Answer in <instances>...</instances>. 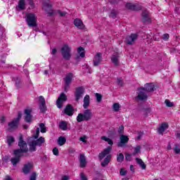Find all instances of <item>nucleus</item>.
Segmentation results:
<instances>
[{
	"instance_id": "f257e3e1",
	"label": "nucleus",
	"mask_w": 180,
	"mask_h": 180,
	"mask_svg": "<svg viewBox=\"0 0 180 180\" xmlns=\"http://www.w3.org/2000/svg\"><path fill=\"white\" fill-rule=\"evenodd\" d=\"M110 151H112V148L108 146L107 148L104 149L103 151L98 154V158L100 161H102V160L106 157L101 162V167H107V165H109V162H110V160H112V155H110Z\"/></svg>"
},
{
	"instance_id": "f03ea898",
	"label": "nucleus",
	"mask_w": 180,
	"mask_h": 180,
	"mask_svg": "<svg viewBox=\"0 0 180 180\" xmlns=\"http://www.w3.org/2000/svg\"><path fill=\"white\" fill-rule=\"evenodd\" d=\"M91 119H92V112L89 109L85 110L83 114L79 113L77 117L78 123H81V122H88V120H91Z\"/></svg>"
},
{
	"instance_id": "7ed1b4c3",
	"label": "nucleus",
	"mask_w": 180,
	"mask_h": 180,
	"mask_svg": "<svg viewBox=\"0 0 180 180\" xmlns=\"http://www.w3.org/2000/svg\"><path fill=\"white\" fill-rule=\"evenodd\" d=\"M18 147L20 149H15V154H22V153H27L29 151V148H27V143L26 141H23V136L22 135L20 136L19 141H18Z\"/></svg>"
},
{
	"instance_id": "20e7f679",
	"label": "nucleus",
	"mask_w": 180,
	"mask_h": 180,
	"mask_svg": "<svg viewBox=\"0 0 180 180\" xmlns=\"http://www.w3.org/2000/svg\"><path fill=\"white\" fill-rule=\"evenodd\" d=\"M73 79H74V74L71 72L66 74L65 77L63 78V81L65 83V86H64L65 92H68V89H70V86L72 83Z\"/></svg>"
},
{
	"instance_id": "39448f33",
	"label": "nucleus",
	"mask_w": 180,
	"mask_h": 180,
	"mask_svg": "<svg viewBox=\"0 0 180 180\" xmlns=\"http://www.w3.org/2000/svg\"><path fill=\"white\" fill-rule=\"evenodd\" d=\"M61 54L65 60L69 61L71 60V47L65 44L61 48Z\"/></svg>"
},
{
	"instance_id": "423d86ee",
	"label": "nucleus",
	"mask_w": 180,
	"mask_h": 180,
	"mask_svg": "<svg viewBox=\"0 0 180 180\" xmlns=\"http://www.w3.org/2000/svg\"><path fill=\"white\" fill-rule=\"evenodd\" d=\"M26 20L30 27H36V26H37V24L36 23V22H37V20L36 18V15H34V13H28L27 15Z\"/></svg>"
},
{
	"instance_id": "0eeeda50",
	"label": "nucleus",
	"mask_w": 180,
	"mask_h": 180,
	"mask_svg": "<svg viewBox=\"0 0 180 180\" xmlns=\"http://www.w3.org/2000/svg\"><path fill=\"white\" fill-rule=\"evenodd\" d=\"M138 96L135 98L136 101H146L148 96H147V91L144 87H141L138 89Z\"/></svg>"
},
{
	"instance_id": "6e6552de",
	"label": "nucleus",
	"mask_w": 180,
	"mask_h": 180,
	"mask_svg": "<svg viewBox=\"0 0 180 180\" xmlns=\"http://www.w3.org/2000/svg\"><path fill=\"white\" fill-rule=\"evenodd\" d=\"M84 94H85V88L84 86L77 87L75 92V101L78 102L82 98Z\"/></svg>"
},
{
	"instance_id": "1a4fd4ad",
	"label": "nucleus",
	"mask_w": 180,
	"mask_h": 180,
	"mask_svg": "<svg viewBox=\"0 0 180 180\" xmlns=\"http://www.w3.org/2000/svg\"><path fill=\"white\" fill-rule=\"evenodd\" d=\"M127 9H129L130 11H134L135 12H137L139 11H141L143 9V6L141 4L136 3H127L126 4Z\"/></svg>"
},
{
	"instance_id": "9d476101",
	"label": "nucleus",
	"mask_w": 180,
	"mask_h": 180,
	"mask_svg": "<svg viewBox=\"0 0 180 180\" xmlns=\"http://www.w3.org/2000/svg\"><path fill=\"white\" fill-rule=\"evenodd\" d=\"M67 101V96L64 93H61L56 101V105L58 109L63 108V104Z\"/></svg>"
},
{
	"instance_id": "9b49d317",
	"label": "nucleus",
	"mask_w": 180,
	"mask_h": 180,
	"mask_svg": "<svg viewBox=\"0 0 180 180\" xmlns=\"http://www.w3.org/2000/svg\"><path fill=\"white\" fill-rule=\"evenodd\" d=\"M139 39V34H131V35L127 36L125 38V43L131 46V44H134V41Z\"/></svg>"
},
{
	"instance_id": "f8f14e48",
	"label": "nucleus",
	"mask_w": 180,
	"mask_h": 180,
	"mask_svg": "<svg viewBox=\"0 0 180 180\" xmlns=\"http://www.w3.org/2000/svg\"><path fill=\"white\" fill-rule=\"evenodd\" d=\"M47 110V106H46V99L43 96H39V111L40 113H45Z\"/></svg>"
},
{
	"instance_id": "ddd939ff",
	"label": "nucleus",
	"mask_w": 180,
	"mask_h": 180,
	"mask_svg": "<svg viewBox=\"0 0 180 180\" xmlns=\"http://www.w3.org/2000/svg\"><path fill=\"white\" fill-rule=\"evenodd\" d=\"M44 8L45 9L46 12L49 13L50 16H52L53 15V6H51V4H50L49 0H47L46 1H44L43 3Z\"/></svg>"
},
{
	"instance_id": "4468645a",
	"label": "nucleus",
	"mask_w": 180,
	"mask_h": 180,
	"mask_svg": "<svg viewBox=\"0 0 180 180\" xmlns=\"http://www.w3.org/2000/svg\"><path fill=\"white\" fill-rule=\"evenodd\" d=\"M13 153H14V155L15 157L14 158H12L11 159V164L13 165V167H16V165H18V163L20 162V158H22V154L20 153H18L14 150L13 151Z\"/></svg>"
},
{
	"instance_id": "2eb2a0df",
	"label": "nucleus",
	"mask_w": 180,
	"mask_h": 180,
	"mask_svg": "<svg viewBox=\"0 0 180 180\" xmlns=\"http://www.w3.org/2000/svg\"><path fill=\"white\" fill-rule=\"evenodd\" d=\"M63 113L68 116H72L74 113H75V110H74V107H72V105H67L63 110Z\"/></svg>"
},
{
	"instance_id": "dca6fc26",
	"label": "nucleus",
	"mask_w": 180,
	"mask_h": 180,
	"mask_svg": "<svg viewBox=\"0 0 180 180\" xmlns=\"http://www.w3.org/2000/svg\"><path fill=\"white\" fill-rule=\"evenodd\" d=\"M102 63V53L101 52H98L96 53V56H94V58L93 59V64L94 67H98L99 64Z\"/></svg>"
},
{
	"instance_id": "f3484780",
	"label": "nucleus",
	"mask_w": 180,
	"mask_h": 180,
	"mask_svg": "<svg viewBox=\"0 0 180 180\" xmlns=\"http://www.w3.org/2000/svg\"><path fill=\"white\" fill-rule=\"evenodd\" d=\"M120 56L118 53H113L111 56V63L114 64L115 67H119L120 65V62L119 61Z\"/></svg>"
},
{
	"instance_id": "a211bd4d",
	"label": "nucleus",
	"mask_w": 180,
	"mask_h": 180,
	"mask_svg": "<svg viewBox=\"0 0 180 180\" xmlns=\"http://www.w3.org/2000/svg\"><path fill=\"white\" fill-rule=\"evenodd\" d=\"M168 127H169V126L168 125V123L167 122L162 123L158 129V134H160L161 136H164V131H165V130H167Z\"/></svg>"
},
{
	"instance_id": "6ab92c4d",
	"label": "nucleus",
	"mask_w": 180,
	"mask_h": 180,
	"mask_svg": "<svg viewBox=\"0 0 180 180\" xmlns=\"http://www.w3.org/2000/svg\"><path fill=\"white\" fill-rule=\"evenodd\" d=\"M79 161L80 168H85L86 167V158L84 153L79 155Z\"/></svg>"
},
{
	"instance_id": "aec40b11",
	"label": "nucleus",
	"mask_w": 180,
	"mask_h": 180,
	"mask_svg": "<svg viewBox=\"0 0 180 180\" xmlns=\"http://www.w3.org/2000/svg\"><path fill=\"white\" fill-rule=\"evenodd\" d=\"M129 143V137L126 135L122 134L120 136V142L118 143V147H124V144Z\"/></svg>"
},
{
	"instance_id": "412c9836",
	"label": "nucleus",
	"mask_w": 180,
	"mask_h": 180,
	"mask_svg": "<svg viewBox=\"0 0 180 180\" xmlns=\"http://www.w3.org/2000/svg\"><path fill=\"white\" fill-rule=\"evenodd\" d=\"M25 117V120L27 122V123H31L32 122V110L25 109L24 112Z\"/></svg>"
},
{
	"instance_id": "4be33fe9",
	"label": "nucleus",
	"mask_w": 180,
	"mask_h": 180,
	"mask_svg": "<svg viewBox=\"0 0 180 180\" xmlns=\"http://www.w3.org/2000/svg\"><path fill=\"white\" fill-rule=\"evenodd\" d=\"M142 20L143 23H151L150 15H148V13L147 11L142 12Z\"/></svg>"
},
{
	"instance_id": "5701e85b",
	"label": "nucleus",
	"mask_w": 180,
	"mask_h": 180,
	"mask_svg": "<svg viewBox=\"0 0 180 180\" xmlns=\"http://www.w3.org/2000/svg\"><path fill=\"white\" fill-rule=\"evenodd\" d=\"M32 168H33V164L27 163V164L25 165L22 168L23 174H25V175H27V174L30 173Z\"/></svg>"
},
{
	"instance_id": "b1692460",
	"label": "nucleus",
	"mask_w": 180,
	"mask_h": 180,
	"mask_svg": "<svg viewBox=\"0 0 180 180\" xmlns=\"http://www.w3.org/2000/svg\"><path fill=\"white\" fill-rule=\"evenodd\" d=\"M146 92H154V89H155V86L153 84V83H147L145 84V87H143Z\"/></svg>"
},
{
	"instance_id": "393cba45",
	"label": "nucleus",
	"mask_w": 180,
	"mask_h": 180,
	"mask_svg": "<svg viewBox=\"0 0 180 180\" xmlns=\"http://www.w3.org/2000/svg\"><path fill=\"white\" fill-rule=\"evenodd\" d=\"M74 25L78 29H84V27H85V25H84V22H82V20H81V19H75L74 20Z\"/></svg>"
},
{
	"instance_id": "a878e982",
	"label": "nucleus",
	"mask_w": 180,
	"mask_h": 180,
	"mask_svg": "<svg viewBox=\"0 0 180 180\" xmlns=\"http://www.w3.org/2000/svg\"><path fill=\"white\" fill-rule=\"evenodd\" d=\"M12 81L15 82L16 88H20V85H22V78L20 77H14Z\"/></svg>"
},
{
	"instance_id": "bb28decb",
	"label": "nucleus",
	"mask_w": 180,
	"mask_h": 180,
	"mask_svg": "<svg viewBox=\"0 0 180 180\" xmlns=\"http://www.w3.org/2000/svg\"><path fill=\"white\" fill-rule=\"evenodd\" d=\"M19 127V122L15 119L12 120L11 122H8V127L10 129H18Z\"/></svg>"
},
{
	"instance_id": "cd10ccee",
	"label": "nucleus",
	"mask_w": 180,
	"mask_h": 180,
	"mask_svg": "<svg viewBox=\"0 0 180 180\" xmlns=\"http://www.w3.org/2000/svg\"><path fill=\"white\" fill-rule=\"evenodd\" d=\"M88 106H89V95H86L84 98V109H87Z\"/></svg>"
},
{
	"instance_id": "c85d7f7f",
	"label": "nucleus",
	"mask_w": 180,
	"mask_h": 180,
	"mask_svg": "<svg viewBox=\"0 0 180 180\" xmlns=\"http://www.w3.org/2000/svg\"><path fill=\"white\" fill-rule=\"evenodd\" d=\"M28 144L30 146V149L29 150H30V153H33V152L36 151V150H37L36 146L37 145L36 144L35 141H32L31 142H29Z\"/></svg>"
},
{
	"instance_id": "c756f323",
	"label": "nucleus",
	"mask_w": 180,
	"mask_h": 180,
	"mask_svg": "<svg viewBox=\"0 0 180 180\" xmlns=\"http://www.w3.org/2000/svg\"><path fill=\"white\" fill-rule=\"evenodd\" d=\"M18 8L20 9V11H24V9H26V1L19 0Z\"/></svg>"
},
{
	"instance_id": "7c9ffc66",
	"label": "nucleus",
	"mask_w": 180,
	"mask_h": 180,
	"mask_svg": "<svg viewBox=\"0 0 180 180\" xmlns=\"http://www.w3.org/2000/svg\"><path fill=\"white\" fill-rule=\"evenodd\" d=\"M34 141L35 142V144H37V146H39V147H41V144L45 143L46 140L44 139V137L40 136L38 139Z\"/></svg>"
},
{
	"instance_id": "2f4dec72",
	"label": "nucleus",
	"mask_w": 180,
	"mask_h": 180,
	"mask_svg": "<svg viewBox=\"0 0 180 180\" xmlns=\"http://www.w3.org/2000/svg\"><path fill=\"white\" fill-rule=\"evenodd\" d=\"M68 124L67 122L65 121H61L60 122H59V129H60L61 130L65 131L67 130L68 127Z\"/></svg>"
},
{
	"instance_id": "473e14b6",
	"label": "nucleus",
	"mask_w": 180,
	"mask_h": 180,
	"mask_svg": "<svg viewBox=\"0 0 180 180\" xmlns=\"http://www.w3.org/2000/svg\"><path fill=\"white\" fill-rule=\"evenodd\" d=\"M7 144L8 145L9 147L12 146L13 143H15V138L12 136H7Z\"/></svg>"
},
{
	"instance_id": "72a5a7b5",
	"label": "nucleus",
	"mask_w": 180,
	"mask_h": 180,
	"mask_svg": "<svg viewBox=\"0 0 180 180\" xmlns=\"http://www.w3.org/2000/svg\"><path fill=\"white\" fill-rule=\"evenodd\" d=\"M67 141V139L64 136H60L58 139V143L59 146H64Z\"/></svg>"
},
{
	"instance_id": "f704fd0d",
	"label": "nucleus",
	"mask_w": 180,
	"mask_h": 180,
	"mask_svg": "<svg viewBox=\"0 0 180 180\" xmlns=\"http://www.w3.org/2000/svg\"><path fill=\"white\" fill-rule=\"evenodd\" d=\"M84 48L82 46H79L77 49V53H79L80 57H82V58L85 57V52L84 51Z\"/></svg>"
},
{
	"instance_id": "c9c22d12",
	"label": "nucleus",
	"mask_w": 180,
	"mask_h": 180,
	"mask_svg": "<svg viewBox=\"0 0 180 180\" xmlns=\"http://www.w3.org/2000/svg\"><path fill=\"white\" fill-rule=\"evenodd\" d=\"M39 127L41 129V133H46V131H47V128L46 127L44 123H40Z\"/></svg>"
},
{
	"instance_id": "e433bc0d",
	"label": "nucleus",
	"mask_w": 180,
	"mask_h": 180,
	"mask_svg": "<svg viewBox=\"0 0 180 180\" xmlns=\"http://www.w3.org/2000/svg\"><path fill=\"white\" fill-rule=\"evenodd\" d=\"M175 154H179L180 153V145L178 143H176L174 145V148H173Z\"/></svg>"
},
{
	"instance_id": "4c0bfd02",
	"label": "nucleus",
	"mask_w": 180,
	"mask_h": 180,
	"mask_svg": "<svg viewBox=\"0 0 180 180\" xmlns=\"http://www.w3.org/2000/svg\"><path fill=\"white\" fill-rule=\"evenodd\" d=\"M123 160H124V155L123 153H120L117 157V162H123Z\"/></svg>"
},
{
	"instance_id": "58836bf2",
	"label": "nucleus",
	"mask_w": 180,
	"mask_h": 180,
	"mask_svg": "<svg viewBox=\"0 0 180 180\" xmlns=\"http://www.w3.org/2000/svg\"><path fill=\"white\" fill-rule=\"evenodd\" d=\"M117 15V11L115 9H112L109 15L110 18L115 19Z\"/></svg>"
},
{
	"instance_id": "ea45409f",
	"label": "nucleus",
	"mask_w": 180,
	"mask_h": 180,
	"mask_svg": "<svg viewBox=\"0 0 180 180\" xmlns=\"http://www.w3.org/2000/svg\"><path fill=\"white\" fill-rule=\"evenodd\" d=\"M112 109L115 112H119L120 109V105L118 103H115L112 105Z\"/></svg>"
},
{
	"instance_id": "a19ab883",
	"label": "nucleus",
	"mask_w": 180,
	"mask_h": 180,
	"mask_svg": "<svg viewBox=\"0 0 180 180\" xmlns=\"http://www.w3.org/2000/svg\"><path fill=\"white\" fill-rule=\"evenodd\" d=\"M141 150V147L140 146H137L134 148V151L132 155H136V154H139V153H140Z\"/></svg>"
},
{
	"instance_id": "79ce46f5",
	"label": "nucleus",
	"mask_w": 180,
	"mask_h": 180,
	"mask_svg": "<svg viewBox=\"0 0 180 180\" xmlns=\"http://www.w3.org/2000/svg\"><path fill=\"white\" fill-rule=\"evenodd\" d=\"M96 98L97 102H98V103L102 102V95L101 94L96 93Z\"/></svg>"
},
{
	"instance_id": "37998d69",
	"label": "nucleus",
	"mask_w": 180,
	"mask_h": 180,
	"mask_svg": "<svg viewBox=\"0 0 180 180\" xmlns=\"http://www.w3.org/2000/svg\"><path fill=\"white\" fill-rule=\"evenodd\" d=\"M165 104L168 108H172L174 106V103L171 101H169V100L167 99L165 100Z\"/></svg>"
},
{
	"instance_id": "c03bdc74",
	"label": "nucleus",
	"mask_w": 180,
	"mask_h": 180,
	"mask_svg": "<svg viewBox=\"0 0 180 180\" xmlns=\"http://www.w3.org/2000/svg\"><path fill=\"white\" fill-rule=\"evenodd\" d=\"M40 134V128H37L36 129V135H34V139H35L36 140H37V139H39V136Z\"/></svg>"
},
{
	"instance_id": "a18cd8bd",
	"label": "nucleus",
	"mask_w": 180,
	"mask_h": 180,
	"mask_svg": "<svg viewBox=\"0 0 180 180\" xmlns=\"http://www.w3.org/2000/svg\"><path fill=\"white\" fill-rule=\"evenodd\" d=\"M117 84H118V85H120V86H123V79H122V77L117 78Z\"/></svg>"
},
{
	"instance_id": "49530a36",
	"label": "nucleus",
	"mask_w": 180,
	"mask_h": 180,
	"mask_svg": "<svg viewBox=\"0 0 180 180\" xmlns=\"http://www.w3.org/2000/svg\"><path fill=\"white\" fill-rule=\"evenodd\" d=\"M118 133L120 134H123L124 133V127L123 125H121L118 129Z\"/></svg>"
},
{
	"instance_id": "de8ad7c7",
	"label": "nucleus",
	"mask_w": 180,
	"mask_h": 180,
	"mask_svg": "<svg viewBox=\"0 0 180 180\" xmlns=\"http://www.w3.org/2000/svg\"><path fill=\"white\" fill-rule=\"evenodd\" d=\"M20 119H22V112H18V117L16 118H14L17 122H20Z\"/></svg>"
},
{
	"instance_id": "09e8293b",
	"label": "nucleus",
	"mask_w": 180,
	"mask_h": 180,
	"mask_svg": "<svg viewBox=\"0 0 180 180\" xmlns=\"http://www.w3.org/2000/svg\"><path fill=\"white\" fill-rule=\"evenodd\" d=\"M80 180H88V177L85 176V174L80 173Z\"/></svg>"
},
{
	"instance_id": "8fccbe9b",
	"label": "nucleus",
	"mask_w": 180,
	"mask_h": 180,
	"mask_svg": "<svg viewBox=\"0 0 180 180\" xmlns=\"http://www.w3.org/2000/svg\"><path fill=\"white\" fill-rule=\"evenodd\" d=\"M120 174L122 176H124V175H126V174H127V171H126L124 169H121L120 171Z\"/></svg>"
},
{
	"instance_id": "3c124183",
	"label": "nucleus",
	"mask_w": 180,
	"mask_h": 180,
	"mask_svg": "<svg viewBox=\"0 0 180 180\" xmlns=\"http://www.w3.org/2000/svg\"><path fill=\"white\" fill-rule=\"evenodd\" d=\"M37 174L36 172H34L31 174L30 180H36Z\"/></svg>"
},
{
	"instance_id": "603ef678",
	"label": "nucleus",
	"mask_w": 180,
	"mask_h": 180,
	"mask_svg": "<svg viewBox=\"0 0 180 180\" xmlns=\"http://www.w3.org/2000/svg\"><path fill=\"white\" fill-rule=\"evenodd\" d=\"M53 155L58 156V148H54L53 149Z\"/></svg>"
},
{
	"instance_id": "864d4df0",
	"label": "nucleus",
	"mask_w": 180,
	"mask_h": 180,
	"mask_svg": "<svg viewBox=\"0 0 180 180\" xmlns=\"http://www.w3.org/2000/svg\"><path fill=\"white\" fill-rule=\"evenodd\" d=\"M125 160H127V161H131V155L127 154L125 155Z\"/></svg>"
},
{
	"instance_id": "5fc2aeb1",
	"label": "nucleus",
	"mask_w": 180,
	"mask_h": 180,
	"mask_svg": "<svg viewBox=\"0 0 180 180\" xmlns=\"http://www.w3.org/2000/svg\"><path fill=\"white\" fill-rule=\"evenodd\" d=\"M135 160L136 161L137 164H139V165H141V164L143 162V160L139 158H136Z\"/></svg>"
},
{
	"instance_id": "6e6d98bb",
	"label": "nucleus",
	"mask_w": 180,
	"mask_h": 180,
	"mask_svg": "<svg viewBox=\"0 0 180 180\" xmlns=\"http://www.w3.org/2000/svg\"><path fill=\"white\" fill-rule=\"evenodd\" d=\"M162 39H163V40H168V39H169V34H164Z\"/></svg>"
},
{
	"instance_id": "4d7b16f0",
	"label": "nucleus",
	"mask_w": 180,
	"mask_h": 180,
	"mask_svg": "<svg viewBox=\"0 0 180 180\" xmlns=\"http://www.w3.org/2000/svg\"><path fill=\"white\" fill-rule=\"evenodd\" d=\"M58 13H59V15H60V16H65L66 15H67V13L66 12H65V11H58Z\"/></svg>"
},
{
	"instance_id": "13d9d810",
	"label": "nucleus",
	"mask_w": 180,
	"mask_h": 180,
	"mask_svg": "<svg viewBox=\"0 0 180 180\" xmlns=\"http://www.w3.org/2000/svg\"><path fill=\"white\" fill-rule=\"evenodd\" d=\"M141 168H142V169H146L147 165H146V163H144V162H143L141 165H139Z\"/></svg>"
},
{
	"instance_id": "bf43d9fd",
	"label": "nucleus",
	"mask_w": 180,
	"mask_h": 180,
	"mask_svg": "<svg viewBox=\"0 0 180 180\" xmlns=\"http://www.w3.org/2000/svg\"><path fill=\"white\" fill-rule=\"evenodd\" d=\"M70 179V176L64 175L62 176L61 180H68Z\"/></svg>"
},
{
	"instance_id": "052dcab7",
	"label": "nucleus",
	"mask_w": 180,
	"mask_h": 180,
	"mask_svg": "<svg viewBox=\"0 0 180 180\" xmlns=\"http://www.w3.org/2000/svg\"><path fill=\"white\" fill-rule=\"evenodd\" d=\"M110 138H108L106 136H101V140H104V141H106L107 143L109 141Z\"/></svg>"
},
{
	"instance_id": "680f3d73",
	"label": "nucleus",
	"mask_w": 180,
	"mask_h": 180,
	"mask_svg": "<svg viewBox=\"0 0 180 180\" xmlns=\"http://www.w3.org/2000/svg\"><path fill=\"white\" fill-rule=\"evenodd\" d=\"M30 5L31 6V8H34V0L29 1Z\"/></svg>"
},
{
	"instance_id": "e2e57ef3",
	"label": "nucleus",
	"mask_w": 180,
	"mask_h": 180,
	"mask_svg": "<svg viewBox=\"0 0 180 180\" xmlns=\"http://www.w3.org/2000/svg\"><path fill=\"white\" fill-rule=\"evenodd\" d=\"M6 120V119L5 118V117H1L0 119V122L1 123H5V121Z\"/></svg>"
},
{
	"instance_id": "0e129e2a",
	"label": "nucleus",
	"mask_w": 180,
	"mask_h": 180,
	"mask_svg": "<svg viewBox=\"0 0 180 180\" xmlns=\"http://www.w3.org/2000/svg\"><path fill=\"white\" fill-rule=\"evenodd\" d=\"M8 160H9V156H4L3 158V161H5V162H7Z\"/></svg>"
},
{
	"instance_id": "69168bd1",
	"label": "nucleus",
	"mask_w": 180,
	"mask_h": 180,
	"mask_svg": "<svg viewBox=\"0 0 180 180\" xmlns=\"http://www.w3.org/2000/svg\"><path fill=\"white\" fill-rule=\"evenodd\" d=\"M141 137H143V132H139L137 139L140 140V139H141Z\"/></svg>"
},
{
	"instance_id": "338daca9",
	"label": "nucleus",
	"mask_w": 180,
	"mask_h": 180,
	"mask_svg": "<svg viewBox=\"0 0 180 180\" xmlns=\"http://www.w3.org/2000/svg\"><path fill=\"white\" fill-rule=\"evenodd\" d=\"M85 136H83V137H80L79 140L80 141H82V143H86V141L85 140Z\"/></svg>"
},
{
	"instance_id": "774afa93",
	"label": "nucleus",
	"mask_w": 180,
	"mask_h": 180,
	"mask_svg": "<svg viewBox=\"0 0 180 180\" xmlns=\"http://www.w3.org/2000/svg\"><path fill=\"white\" fill-rule=\"evenodd\" d=\"M57 53V49H53L52 50L51 54H53L54 56V54H56Z\"/></svg>"
}]
</instances>
